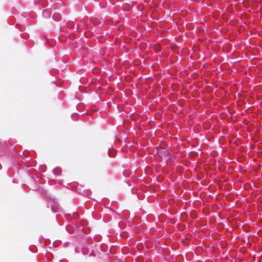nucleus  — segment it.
Listing matches in <instances>:
<instances>
[{"instance_id":"20e7f679","label":"nucleus","mask_w":262,"mask_h":262,"mask_svg":"<svg viewBox=\"0 0 262 262\" xmlns=\"http://www.w3.org/2000/svg\"><path fill=\"white\" fill-rule=\"evenodd\" d=\"M90 113V112H88V111L86 112V115H89V114Z\"/></svg>"},{"instance_id":"f03ea898","label":"nucleus","mask_w":262,"mask_h":262,"mask_svg":"<svg viewBox=\"0 0 262 262\" xmlns=\"http://www.w3.org/2000/svg\"><path fill=\"white\" fill-rule=\"evenodd\" d=\"M230 122H235L237 120V118L236 117V116L234 117V118H233L231 116H230L229 117V118L227 119Z\"/></svg>"},{"instance_id":"39448f33","label":"nucleus","mask_w":262,"mask_h":262,"mask_svg":"<svg viewBox=\"0 0 262 262\" xmlns=\"http://www.w3.org/2000/svg\"><path fill=\"white\" fill-rule=\"evenodd\" d=\"M73 115H78V114H77V113H74Z\"/></svg>"},{"instance_id":"f257e3e1","label":"nucleus","mask_w":262,"mask_h":262,"mask_svg":"<svg viewBox=\"0 0 262 262\" xmlns=\"http://www.w3.org/2000/svg\"><path fill=\"white\" fill-rule=\"evenodd\" d=\"M53 18L55 20L58 21L61 18V16L59 14L54 13L53 15Z\"/></svg>"},{"instance_id":"7ed1b4c3","label":"nucleus","mask_w":262,"mask_h":262,"mask_svg":"<svg viewBox=\"0 0 262 262\" xmlns=\"http://www.w3.org/2000/svg\"><path fill=\"white\" fill-rule=\"evenodd\" d=\"M221 116V119H225V117H226L227 116L223 115V116Z\"/></svg>"},{"instance_id":"423d86ee","label":"nucleus","mask_w":262,"mask_h":262,"mask_svg":"<svg viewBox=\"0 0 262 262\" xmlns=\"http://www.w3.org/2000/svg\"><path fill=\"white\" fill-rule=\"evenodd\" d=\"M183 243L184 245L186 244V243L185 242H183Z\"/></svg>"}]
</instances>
